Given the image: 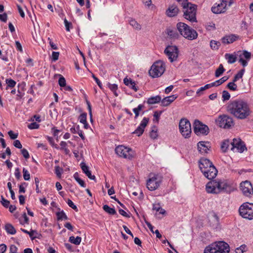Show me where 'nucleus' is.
Here are the masks:
<instances>
[{
    "label": "nucleus",
    "mask_w": 253,
    "mask_h": 253,
    "mask_svg": "<svg viewBox=\"0 0 253 253\" xmlns=\"http://www.w3.org/2000/svg\"><path fill=\"white\" fill-rule=\"evenodd\" d=\"M166 70L165 63L159 60L153 63L149 71V75L153 78L161 76Z\"/></svg>",
    "instance_id": "20e7f679"
},
{
    "label": "nucleus",
    "mask_w": 253,
    "mask_h": 253,
    "mask_svg": "<svg viewBox=\"0 0 253 253\" xmlns=\"http://www.w3.org/2000/svg\"><path fill=\"white\" fill-rule=\"evenodd\" d=\"M8 134L11 139H15L18 137V133H14L12 130L8 132Z\"/></svg>",
    "instance_id": "6e6d98bb"
},
{
    "label": "nucleus",
    "mask_w": 253,
    "mask_h": 253,
    "mask_svg": "<svg viewBox=\"0 0 253 253\" xmlns=\"http://www.w3.org/2000/svg\"><path fill=\"white\" fill-rule=\"evenodd\" d=\"M21 153L22 154L23 157L25 158V159H28L30 157V156H29V153L28 152V151L25 149H23L21 150Z\"/></svg>",
    "instance_id": "13d9d810"
},
{
    "label": "nucleus",
    "mask_w": 253,
    "mask_h": 253,
    "mask_svg": "<svg viewBox=\"0 0 253 253\" xmlns=\"http://www.w3.org/2000/svg\"><path fill=\"white\" fill-rule=\"evenodd\" d=\"M219 45H220L219 42H216L215 41H211L210 46L212 49H217L218 48V47Z\"/></svg>",
    "instance_id": "ea45409f"
},
{
    "label": "nucleus",
    "mask_w": 253,
    "mask_h": 253,
    "mask_svg": "<svg viewBox=\"0 0 253 253\" xmlns=\"http://www.w3.org/2000/svg\"><path fill=\"white\" fill-rule=\"evenodd\" d=\"M7 19V15L6 13L0 14V20L4 22H6Z\"/></svg>",
    "instance_id": "e2e57ef3"
},
{
    "label": "nucleus",
    "mask_w": 253,
    "mask_h": 253,
    "mask_svg": "<svg viewBox=\"0 0 253 253\" xmlns=\"http://www.w3.org/2000/svg\"><path fill=\"white\" fill-rule=\"evenodd\" d=\"M167 34L171 38H177L178 36L175 30L170 29L167 30Z\"/></svg>",
    "instance_id": "f704fd0d"
},
{
    "label": "nucleus",
    "mask_w": 253,
    "mask_h": 253,
    "mask_svg": "<svg viewBox=\"0 0 253 253\" xmlns=\"http://www.w3.org/2000/svg\"><path fill=\"white\" fill-rule=\"evenodd\" d=\"M23 178L25 180H29L30 179V174L29 172L26 169H23Z\"/></svg>",
    "instance_id": "79ce46f5"
},
{
    "label": "nucleus",
    "mask_w": 253,
    "mask_h": 253,
    "mask_svg": "<svg viewBox=\"0 0 253 253\" xmlns=\"http://www.w3.org/2000/svg\"><path fill=\"white\" fill-rule=\"evenodd\" d=\"M103 209L107 213L114 215L116 213V211L114 208H110L107 205L103 206Z\"/></svg>",
    "instance_id": "473e14b6"
},
{
    "label": "nucleus",
    "mask_w": 253,
    "mask_h": 253,
    "mask_svg": "<svg viewBox=\"0 0 253 253\" xmlns=\"http://www.w3.org/2000/svg\"><path fill=\"white\" fill-rule=\"evenodd\" d=\"M5 229L7 233L11 235L15 234L16 232L13 226L10 223H7L5 225Z\"/></svg>",
    "instance_id": "cd10ccee"
},
{
    "label": "nucleus",
    "mask_w": 253,
    "mask_h": 253,
    "mask_svg": "<svg viewBox=\"0 0 253 253\" xmlns=\"http://www.w3.org/2000/svg\"><path fill=\"white\" fill-rule=\"evenodd\" d=\"M194 131L197 135H207L209 132L208 126L199 120H195L194 123Z\"/></svg>",
    "instance_id": "f8f14e48"
},
{
    "label": "nucleus",
    "mask_w": 253,
    "mask_h": 253,
    "mask_svg": "<svg viewBox=\"0 0 253 253\" xmlns=\"http://www.w3.org/2000/svg\"><path fill=\"white\" fill-rule=\"evenodd\" d=\"M56 215L58 220H66L68 219L67 215L65 214L63 211L57 212Z\"/></svg>",
    "instance_id": "58836bf2"
},
{
    "label": "nucleus",
    "mask_w": 253,
    "mask_h": 253,
    "mask_svg": "<svg viewBox=\"0 0 253 253\" xmlns=\"http://www.w3.org/2000/svg\"><path fill=\"white\" fill-rule=\"evenodd\" d=\"M236 38L234 35L226 36L222 38V42L223 43L229 44L235 41Z\"/></svg>",
    "instance_id": "393cba45"
},
{
    "label": "nucleus",
    "mask_w": 253,
    "mask_h": 253,
    "mask_svg": "<svg viewBox=\"0 0 253 253\" xmlns=\"http://www.w3.org/2000/svg\"><path fill=\"white\" fill-rule=\"evenodd\" d=\"M164 53L171 62L176 60L178 56V49L176 46L169 45L165 49Z\"/></svg>",
    "instance_id": "ddd939ff"
},
{
    "label": "nucleus",
    "mask_w": 253,
    "mask_h": 253,
    "mask_svg": "<svg viewBox=\"0 0 253 253\" xmlns=\"http://www.w3.org/2000/svg\"><path fill=\"white\" fill-rule=\"evenodd\" d=\"M248 250L247 246L246 245H242L238 247V253H244L246 252Z\"/></svg>",
    "instance_id": "de8ad7c7"
},
{
    "label": "nucleus",
    "mask_w": 253,
    "mask_h": 253,
    "mask_svg": "<svg viewBox=\"0 0 253 253\" xmlns=\"http://www.w3.org/2000/svg\"><path fill=\"white\" fill-rule=\"evenodd\" d=\"M149 121V119L147 118H144L140 125L137 127L134 131L133 132V134H136L138 136L141 135L144 130L145 127L147 125Z\"/></svg>",
    "instance_id": "6ab92c4d"
},
{
    "label": "nucleus",
    "mask_w": 253,
    "mask_h": 253,
    "mask_svg": "<svg viewBox=\"0 0 253 253\" xmlns=\"http://www.w3.org/2000/svg\"><path fill=\"white\" fill-rule=\"evenodd\" d=\"M144 108V105L139 104L137 108L133 109V111L135 114V118H136L139 116V112Z\"/></svg>",
    "instance_id": "4c0bfd02"
},
{
    "label": "nucleus",
    "mask_w": 253,
    "mask_h": 253,
    "mask_svg": "<svg viewBox=\"0 0 253 253\" xmlns=\"http://www.w3.org/2000/svg\"><path fill=\"white\" fill-rule=\"evenodd\" d=\"M237 80V74H235L234 77V80L232 82L229 83L227 84L228 88L231 90H236L237 89V85L234 83Z\"/></svg>",
    "instance_id": "c85d7f7f"
},
{
    "label": "nucleus",
    "mask_w": 253,
    "mask_h": 253,
    "mask_svg": "<svg viewBox=\"0 0 253 253\" xmlns=\"http://www.w3.org/2000/svg\"><path fill=\"white\" fill-rule=\"evenodd\" d=\"M228 79V77L227 76H224L219 80H217L216 83L218 84V85H219L226 81Z\"/></svg>",
    "instance_id": "4d7b16f0"
},
{
    "label": "nucleus",
    "mask_w": 253,
    "mask_h": 253,
    "mask_svg": "<svg viewBox=\"0 0 253 253\" xmlns=\"http://www.w3.org/2000/svg\"><path fill=\"white\" fill-rule=\"evenodd\" d=\"M9 250L10 253H18L17 248L14 245H11L10 246Z\"/></svg>",
    "instance_id": "680f3d73"
},
{
    "label": "nucleus",
    "mask_w": 253,
    "mask_h": 253,
    "mask_svg": "<svg viewBox=\"0 0 253 253\" xmlns=\"http://www.w3.org/2000/svg\"><path fill=\"white\" fill-rule=\"evenodd\" d=\"M206 29L209 31L214 30L215 29V24L212 22H210L206 26Z\"/></svg>",
    "instance_id": "8fccbe9b"
},
{
    "label": "nucleus",
    "mask_w": 253,
    "mask_h": 253,
    "mask_svg": "<svg viewBox=\"0 0 253 253\" xmlns=\"http://www.w3.org/2000/svg\"><path fill=\"white\" fill-rule=\"evenodd\" d=\"M247 151L248 149L245 142L238 138V152L242 153Z\"/></svg>",
    "instance_id": "a878e982"
},
{
    "label": "nucleus",
    "mask_w": 253,
    "mask_h": 253,
    "mask_svg": "<svg viewBox=\"0 0 253 253\" xmlns=\"http://www.w3.org/2000/svg\"><path fill=\"white\" fill-rule=\"evenodd\" d=\"M181 6L184 8H186V5L187 3H189L187 2V0H176Z\"/></svg>",
    "instance_id": "052dcab7"
},
{
    "label": "nucleus",
    "mask_w": 253,
    "mask_h": 253,
    "mask_svg": "<svg viewBox=\"0 0 253 253\" xmlns=\"http://www.w3.org/2000/svg\"><path fill=\"white\" fill-rule=\"evenodd\" d=\"M81 167L83 171L86 174L87 172H88L89 170L88 169V167L85 165L84 163H81L80 164Z\"/></svg>",
    "instance_id": "3c124183"
},
{
    "label": "nucleus",
    "mask_w": 253,
    "mask_h": 253,
    "mask_svg": "<svg viewBox=\"0 0 253 253\" xmlns=\"http://www.w3.org/2000/svg\"><path fill=\"white\" fill-rule=\"evenodd\" d=\"M179 127L181 134L185 138L189 137L191 133V127L190 122L186 119L180 121Z\"/></svg>",
    "instance_id": "6e6552de"
},
{
    "label": "nucleus",
    "mask_w": 253,
    "mask_h": 253,
    "mask_svg": "<svg viewBox=\"0 0 253 253\" xmlns=\"http://www.w3.org/2000/svg\"><path fill=\"white\" fill-rule=\"evenodd\" d=\"M198 149L202 154L207 153L210 148L209 142L200 141L197 144Z\"/></svg>",
    "instance_id": "aec40b11"
},
{
    "label": "nucleus",
    "mask_w": 253,
    "mask_h": 253,
    "mask_svg": "<svg viewBox=\"0 0 253 253\" xmlns=\"http://www.w3.org/2000/svg\"><path fill=\"white\" fill-rule=\"evenodd\" d=\"M5 82L8 87H13L16 85V82L12 79H6Z\"/></svg>",
    "instance_id": "a18cd8bd"
},
{
    "label": "nucleus",
    "mask_w": 253,
    "mask_h": 253,
    "mask_svg": "<svg viewBox=\"0 0 253 253\" xmlns=\"http://www.w3.org/2000/svg\"><path fill=\"white\" fill-rule=\"evenodd\" d=\"M161 100V97L159 95H157L154 97H151L148 98L147 100V103L149 104H154L159 103Z\"/></svg>",
    "instance_id": "bb28decb"
},
{
    "label": "nucleus",
    "mask_w": 253,
    "mask_h": 253,
    "mask_svg": "<svg viewBox=\"0 0 253 253\" xmlns=\"http://www.w3.org/2000/svg\"><path fill=\"white\" fill-rule=\"evenodd\" d=\"M225 71V69L223 66L222 64H220L218 68L216 70L215 72V76L217 78L221 76Z\"/></svg>",
    "instance_id": "2f4dec72"
},
{
    "label": "nucleus",
    "mask_w": 253,
    "mask_h": 253,
    "mask_svg": "<svg viewBox=\"0 0 253 253\" xmlns=\"http://www.w3.org/2000/svg\"><path fill=\"white\" fill-rule=\"evenodd\" d=\"M177 96L175 95H172L171 96H167L165 97L161 101V105L163 106H168L171 103H172L174 100H175Z\"/></svg>",
    "instance_id": "b1692460"
},
{
    "label": "nucleus",
    "mask_w": 253,
    "mask_h": 253,
    "mask_svg": "<svg viewBox=\"0 0 253 253\" xmlns=\"http://www.w3.org/2000/svg\"><path fill=\"white\" fill-rule=\"evenodd\" d=\"M59 56V52H52V60L53 61H56L58 60Z\"/></svg>",
    "instance_id": "5fc2aeb1"
},
{
    "label": "nucleus",
    "mask_w": 253,
    "mask_h": 253,
    "mask_svg": "<svg viewBox=\"0 0 253 253\" xmlns=\"http://www.w3.org/2000/svg\"><path fill=\"white\" fill-rule=\"evenodd\" d=\"M67 204L69 206L72 208L73 209L76 210L77 209L76 206L74 205V203L70 199L68 200Z\"/></svg>",
    "instance_id": "338daca9"
},
{
    "label": "nucleus",
    "mask_w": 253,
    "mask_h": 253,
    "mask_svg": "<svg viewBox=\"0 0 253 253\" xmlns=\"http://www.w3.org/2000/svg\"><path fill=\"white\" fill-rule=\"evenodd\" d=\"M212 165V163L207 159H201L199 162V168L201 171H205V169H208Z\"/></svg>",
    "instance_id": "4be33fe9"
},
{
    "label": "nucleus",
    "mask_w": 253,
    "mask_h": 253,
    "mask_svg": "<svg viewBox=\"0 0 253 253\" xmlns=\"http://www.w3.org/2000/svg\"><path fill=\"white\" fill-rule=\"evenodd\" d=\"M13 145L15 147L19 148V149H21L22 147V144H21L20 141L18 140H15L13 142Z\"/></svg>",
    "instance_id": "0e129e2a"
},
{
    "label": "nucleus",
    "mask_w": 253,
    "mask_h": 253,
    "mask_svg": "<svg viewBox=\"0 0 253 253\" xmlns=\"http://www.w3.org/2000/svg\"><path fill=\"white\" fill-rule=\"evenodd\" d=\"M208 193L217 194L224 192L231 193L236 189V183L229 180L217 179L211 180L206 184Z\"/></svg>",
    "instance_id": "f257e3e1"
},
{
    "label": "nucleus",
    "mask_w": 253,
    "mask_h": 253,
    "mask_svg": "<svg viewBox=\"0 0 253 253\" xmlns=\"http://www.w3.org/2000/svg\"><path fill=\"white\" fill-rule=\"evenodd\" d=\"M227 111L235 117L237 116V100H234L228 104L227 107Z\"/></svg>",
    "instance_id": "412c9836"
},
{
    "label": "nucleus",
    "mask_w": 253,
    "mask_h": 253,
    "mask_svg": "<svg viewBox=\"0 0 253 253\" xmlns=\"http://www.w3.org/2000/svg\"><path fill=\"white\" fill-rule=\"evenodd\" d=\"M229 251L228 244L220 241L207 246L204 250V253H229Z\"/></svg>",
    "instance_id": "f03ea898"
},
{
    "label": "nucleus",
    "mask_w": 253,
    "mask_h": 253,
    "mask_svg": "<svg viewBox=\"0 0 253 253\" xmlns=\"http://www.w3.org/2000/svg\"><path fill=\"white\" fill-rule=\"evenodd\" d=\"M232 3L233 0H221L217 5L212 7L211 11L216 14L223 13L226 11L227 7L230 6Z\"/></svg>",
    "instance_id": "9b49d317"
},
{
    "label": "nucleus",
    "mask_w": 253,
    "mask_h": 253,
    "mask_svg": "<svg viewBox=\"0 0 253 253\" xmlns=\"http://www.w3.org/2000/svg\"><path fill=\"white\" fill-rule=\"evenodd\" d=\"M69 241L72 244H74L76 245H78L81 243L82 238L81 237L79 236H77L76 238L74 236H71L69 238Z\"/></svg>",
    "instance_id": "7c9ffc66"
},
{
    "label": "nucleus",
    "mask_w": 253,
    "mask_h": 253,
    "mask_svg": "<svg viewBox=\"0 0 253 253\" xmlns=\"http://www.w3.org/2000/svg\"><path fill=\"white\" fill-rule=\"evenodd\" d=\"M240 188L243 194L247 197H250L253 194V188L251 183L248 180L242 182Z\"/></svg>",
    "instance_id": "dca6fc26"
},
{
    "label": "nucleus",
    "mask_w": 253,
    "mask_h": 253,
    "mask_svg": "<svg viewBox=\"0 0 253 253\" xmlns=\"http://www.w3.org/2000/svg\"><path fill=\"white\" fill-rule=\"evenodd\" d=\"M183 15L184 18L192 22H196V5L189 3H187Z\"/></svg>",
    "instance_id": "9d476101"
},
{
    "label": "nucleus",
    "mask_w": 253,
    "mask_h": 253,
    "mask_svg": "<svg viewBox=\"0 0 253 253\" xmlns=\"http://www.w3.org/2000/svg\"><path fill=\"white\" fill-rule=\"evenodd\" d=\"M58 84L61 87L65 86L66 85V80L62 76L59 79Z\"/></svg>",
    "instance_id": "09e8293b"
},
{
    "label": "nucleus",
    "mask_w": 253,
    "mask_h": 253,
    "mask_svg": "<svg viewBox=\"0 0 253 253\" xmlns=\"http://www.w3.org/2000/svg\"><path fill=\"white\" fill-rule=\"evenodd\" d=\"M222 98L223 101L228 100L230 98L229 93L227 91L224 90L222 92Z\"/></svg>",
    "instance_id": "49530a36"
},
{
    "label": "nucleus",
    "mask_w": 253,
    "mask_h": 253,
    "mask_svg": "<svg viewBox=\"0 0 253 253\" xmlns=\"http://www.w3.org/2000/svg\"><path fill=\"white\" fill-rule=\"evenodd\" d=\"M176 27L180 34L185 38L189 40H193L197 39L198 37L197 32L187 24L179 22L177 24Z\"/></svg>",
    "instance_id": "7ed1b4c3"
},
{
    "label": "nucleus",
    "mask_w": 253,
    "mask_h": 253,
    "mask_svg": "<svg viewBox=\"0 0 253 253\" xmlns=\"http://www.w3.org/2000/svg\"><path fill=\"white\" fill-rule=\"evenodd\" d=\"M248 27V24L246 22L243 21L240 25V29L241 31L246 33Z\"/></svg>",
    "instance_id": "c03bdc74"
},
{
    "label": "nucleus",
    "mask_w": 253,
    "mask_h": 253,
    "mask_svg": "<svg viewBox=\"0 0 253 253\" xmlns=\"http://www.w3.org/2000/svg\"><path fill=\"white\" fill-rule=\"evenodd\" d=\"M230 146L231 150L233 152L235 151V149H237V140L236 138H234L232 142H230L229 139L223 140L221 142L220 146L222 152L226 153Z\"/></svg>",
    "instance_id": "4468645a"
},
{
    "label": "nucleus",
    "mask_w": 253,
    "mask_h": 253,
    "mask_svg": "<svg viewBox=\"0 0 253 253\" xmlns=\"http://www.w3.org/2000/svg\"><path fill=\"white\" fill-rule=\"evenodd\" d=\"M7 247L6 246L2 244L0 245V253H4L6 250Z\"/></svg>",
    "instance_id": "774afa93"
},
{
    "label": "nucleus",
    "mask_w": 253,
    "mask_h": 253,
    "mask_svg": "<svg viewBox=\"0 0 253 253\" xmlns=\"http://www.w3.org/2000/svg\"><path fill=\"white\" fill-rule=\"evenodd\" d=\"M63 172V169L57 166L55 167V173L58 177H60Z\"/></svg>",
    "instance_id": "a19ab883"
},
{
    "label": "nucleus",
    "mask_w": 253,
    "mask_h": 253,
    "mask_svg": "<svg viewBox=\"0 0 253 253\" xmlns=\"http://www.w3.org/2000/svg\"><path fill=\"white\" fill-rule=\"evenodd\" d=\"M108 85L110 89L113 92L114 95L116 96H118V94L117 92V90L118 89L117 85L116 84H111L109 83Z\"/></svg>",
    "instance_id": "e433bc0d"
},
{
    "label": "nucleus",
    "mask_w": 253,
    "mask_h": 253,
    "mask_svg": "<svg viewBox=\"0 0 253 253\" xmlns=\"http://www.w3.org/2000/svg\"><path fill=\"white\" fill-rule=\"evenodd\" d=\"M205 171H201L204 175L209 179H212L214 178L217 173V170L213 165L208 169H205Z\"/></svg>",
    "instance_id": "f3484780"
},
{
    "label": "nucleus",
    "mask_w": 253,
    "mask_h": 253,
    "mask_svg": "<svg viewBox=\"0 0 253 253\" xmlns=\"http://www.w3.org/2000/svg\"><path fill=\"white\" fill-rule=\"evenodd\" d=\"M251 113V110L248 103L243 100H238V119H246Z\"/></svg>",
    "instance_id": "423d86ee"
},
{
    "label": "nucleus",
    "mask_w": 253,
    "mask_h": 253,
    "mask_svg": "<svg viewBox=\"0 0 253 253\" xmlns=\"http://www.w3.org/2000/svg\"><path fill=\"white\" fill-rule=\"evenodd\" d=\"M75 179L78 182V183L83 187H85V184L84 181L82 180L79 177L78 173H75L74 175Z\"/></svg>",
    "instance_id": "c9c22d12"
},
{
    "label": "nucleus",
    "mask_w": 253,
    "mask_h": 253,
    "mask_svg": "<svg viewBox=\"0 0 253 253\" xmlns=\"http://www.w3.org/2000/svg\"><path fill=\"white\" fill-rule=\"evenodd\" d=\"M215 123L220 127L224 129L230 128L233 126L232 119L226 115L219 116L215 120Z\"/></svg>",
    "instance_id": "0eeeda50"
},
{
    "label": "nucleus",
    "mask_w": 253,
    "mask_h": 253,
    "mask_svg": "<svg viewBox=\"0 0 253 253\" xmlns=\"http://www.w3.org/2000/svg\"><path fill=\"white\" fill-rule=\"evenodd\" d=\"M28 127L30 129H37L39 127V125L36 122H33L29 124Z\"/></svg>",
    "instance_id": "603ef678"
},
{
    "label": "nucleus",
    "mask_w": 253,
    "mask_h": 253,
    "mask_svg": "<svg viewBox=\"0 0 253 253\" xmlns=\"http://www.w3.org/2000/svg\"><path fill=\"white\" fill-rule=\"evenodd\" d=\"M225 57L229 63L232 64L235 63L236 61L237 57L236 55L226 53Z\"/></svg>",
    "instance_id": "c756f323"
},
{
    "label": "nucleus",
    "mask_w": 253,
    "mask_h": 253,
    "mask_svg": "<svg viewBox=\"0 0 253 253\" xmlns=\"http://www.w3.org/2000/svg\"><path fill=\"white\" fill-rule=\"evenodd\" d=\"M86 116L87 114L86 113H84L81 114L79 118L80 120V122L83 124L84 123H86Z\"/></svg>",
    "instance_id": "37998d69"
},
{
    "label": "nucleus",
    "mask_w": 253,
    "mask_h": 253,
    "mask_svg": "<svg viewBox=\"0 0 253 253\" xmlns=\"http://www.w3.org/2000/svg\"><path fill=\"white\" fill-rule=\"evenodd\" d=\"M115 151L116 154L119 156L128 159L132 158L135 154L131 149L123 145H120L117 147L115 149Z\"/></svg>",
    "instance_id": "1a4fd4ad"
},
{
    "label": "nucleus",
    "mask_w": 253,
    "mask_h": 253,
    "mask_svg": "<svg viewBox=\"0 0 253 253\" xmlns=\"http://www.w3.org/2000/svg\"><path fill=\"white\" fill-rule=\"evenodd\" d=\"M238 62L240 63L243 67L247 66L249 61L251 59V52L246 50L243 51H238Z\"/></svg>",
    "instance_id": "2eb2a0df"
},
{
    "label": "nucleus",
    "mask_w": 253,
    "mask_h": 253,
    "mask_svg": "<svg viewBox=\"0 0 253 253\" xmlns=\"http://www.w3.org/2000/svg\"><path fill=\"white\" fill-rule=\"evenodd\" d=\"M134 81H133L130 79H128L127 78H125L124 79V84L128 86V85H130V84H132V83H133Z\"/></svg>",
    "instance_id": "bf43d9fd"
},
{
    "label": "nucleus",
    "mask_w": 253,
    "mask_h": 253,
    "mask_svg": "<svg viewBox=\"0 0 253 253\" xmlns=\"http://www.w3.org/2000/svg\"><path fill=\"white\" fill-rule=\"evenodd\" d=\"M238 211L243 218L253 219V204L248 202L243 204L238 209Z\"/></svg>",
    "instance_id": "39448f33"
},
{
    "label": "nucleus",
    "mask_w": 253,
    "mask_h": 253,
    "mask_svg": "<svg viewBox=\"0 0 253 253\" xmlns=\"http://www.w3.org/2000/svg\"><path fill=\"white\" fill-rule=\"evenodd\" d=\"M48 40L49 41V43L52 49L55 50L58 49L57 45L51 41V40L49 38H48Z\"/></svg>",
    "instance_id": "69168bd1"
},
{
    "label": "nucleus",
    "mask_w": 253,
    "mask_h": 253,
    "mask_svg": "<svg viewBox=\"0 0 253 253\" xmlns=\"http://www.w3.org/2000/svg\"><path fill=\"white\" fill-rule=\"evenodd\" d=\"M0 202L5 208H8L9 206V202L5 199L2 196H1V201Z\"/></svg>",
    "instance_id": "864d4df0"
},
{
    "label": "nucleus",
    "mask_w": 253,
    "mask_h": 253,
    "mask_svg": "<svg viewBox=\"0 0 253 253\" xmlns=\"http://www.w3.org/2000/svg\"><path fill=\"white\" fill-rule=\"evenodd\" d=\"M179 10L177 6L175 5H171L169 6L167 9L166 13L168 16L173 17L176 16L178 13Z\"/></svg>",
    "instance_id": "5701e85b"
},
{
    "label": "nucleus",
    "mask_w": 253,
    "mask_h": 253,
    "mask_svg": "<svg viewBox=\"0 0 253 253\" xmlns=\"http://www.w3.org/2000/svg\"><path fill=\"white\" fill-rule=\"evenodd\" d=\"M129 24L131 26H132L134 29L139 30L141 29V25L137 23L134 19H131L129 21Z\"/></svg>",
    "instance_id": "72a5a7b5"
},
{
    "label": "nucleus",
    "mask_w": 253,
    "mask_h": 253,
    "mask_svg": "<svg viewBox=\"0 0 253 253\" xmlns=\"http://www.w3.org/2000/svg\"><path fill=\"white\" fill-rule=\"evenodd\" d=\"M160 184V181L155 176L148 180L147 187L149 190L154 191L159 187Z\"/></svg>",
    "instance_id": "a211bd4d"
}]
</instances>
